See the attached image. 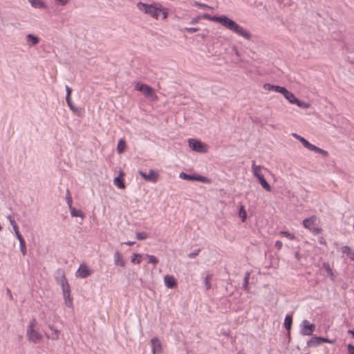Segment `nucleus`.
Wrapping results in <instances>:
<instances>
[{"instance_id":"obj_1","label":"nucleus","mask_w":354,"mask_h":354,"mask_svg":"<svg viewBox=\"0 0 354 354\" xmlns=\"http://www.w3.org/2000/svg\"><path fill=\"white\" fill-rule=\"evenodd\" d=\"M136 6L140 12L151 17L153 19H158L160 15H162V19H165L167 17L168 12L166 9L159 3H153L148 4L142 2H138Z\"/></svg>"},{"instance_id":"obj_2","label":"nucleus","mask_w":354,"mask_h":354,"mask_svg":"<svg viewBox=\"0 0 354 354\" xmlns=\"http://www.w3.org/2000/svg\"><path fill=\"white\" fill-rule=\"evenodd\" d=\"M218 23L246 39L251 38V35L249 31L225 15L218 16Z\"/></svg>"},{"instance_id":"obj_3","label":"nucleus","mask_w":354,"mask_h":354,"mask_svg":"<svg viewBox=\"0 0 354 354\" xmlns=\"http://www.w3.org/2000/svg\"><path fill=\"white\" fill-rule=\"evenodd\" d=\"M135 89L142 92L146 97L151 101H156L158 100V96L154 90L147 84L136 82L135 84Z\"/></svg>"},{"instance_id":"obj_4","label":"nucleus","mask_w":354,"mask_h":354,"mask_svg":"<svg viewBox=\"0 0 354 354\" xmlns=\"http://www.w3.org/2000/svg\"><path fill=\"white\" fill-rule=\"evenodd\" d=\"M292 136L294 138H295L296 139H297L298 140H299L302 143V145L306 148H307L308 150L315 151V152L320 153V154H322L324 156H328V152L326 151H325V150H324V149H322L321 148H319V147L312 145L311 143H310L307 140H306L302 136L297 134L296 133H292Z\"/></svg>"},{"instance_id":"obj_5","label":"nucleus","mask_w":354,"mask_h":354,"mask_svg":"<svg viewBox=\"0 0 354 354\" xmlns=\"http://www.w3.org/2000/svg\"><path fill=\"white\" fill-rule=\"evenodd\" d=\"M292 136L294 138H295L296 139H297L298 140H299L302 143V145L306 148H307L308 150L315 151V152L320 153V154H322L324 156H328V152L326 151H325V150H324V149H322L321 148H319V147L312 145L311 143H310L307 140H306L302 136L297 134L296 133H292Z\"/></svg>"},{"instance_id":"obj_6","label":"nucleus","mask_w":354,"mask_h":354,"mask_svg":"<svg viewBox=\"0 0 354 354\" xmlns=\"http://www.w3.org/2000/svg\"><path fill=\"white\" fill-rule=\"evenodd\" d=\"M292 136L294 138H295L296 139H297L298 140H299L302 143V145L306 148H307L308 150L315 151V152L320 153V154H322L324 156H328V152L326 151H325V150H324V149H322L321 148H319V147L312 145L311 143H310L307 140H306L302 136L297 134L296 133H292Z\"/></svg>"},{"instance_id":"obj_7","label":"nucleus","mask_w":354,"mask_h":354,"mask_svg":"<svg viewBox=\"0 0 354 354\" xmlns=\"http://www.w3.org/2000/svg\"><path fill=\"white\" fill-rule=\"evenodd\" d=\"M315 330V325L310 324L308 320L304 319L301 324L300 334L304 336H310L313 335Z\"/></svg>"},{"instance_id":"obj_8","label":"nucleus","mask_w":354,"mask_h":354,"mask_svg":"<svg viewBox=\"0 0 354 354\" xmlns=\"http://www.w3.org/2000/svg\"><path fill=\"white\" fill-rule=\"evenodd\" d=\"M189 147L195 151L200 153L207 152L206 145L196 139L188 140Z\"/></svg>"},{"instance_id":"obj_9","label":"nucleus","mask_w":354,"mask_h":354,"mask_svg":"<svg viewBox=\"0 0 354 354\" xmlns=\"http://www.w3.org/2000/svg\"><path fill=\"white\" fill-rule=\"evenodd\" d=\"M26 337L29 342L34 344H37L42 339L41 334L32 328H27Z\"/></svg>"},{"instance_id":"obj_10","label":"nucleus","mask_w":354,"mask_h":354,"mask_svg":"<svg viewBox=\"0 0 354 354\" xmlns=\"http://www.w3.org/2000/svg\"><path fill=\"white\" fill-rule=\"evenodd\" d=\"M93 271L88 268L86 263H82L77 270L75 275L77 277L84 279L91 275Z\"/></svg>"},{"instance_id":"obj_11","label":"nucleus","mask_w":354,"mask_h":354,"mask_svg":"<svg viewBox=\"0 0 354 354\" xmlns=\"http://www.w3.org/2000/svg\"><path fill=\"white\" fill-rule=\"evenodd\" d=\"M138 173L146 181L156 183L158 180V174L154 170H149V174H146L142 170H139Z\"/></svg>"},{"instance_id":"obj_12","label":"nucleus","mask_w":354,"mask_h":354,"mask_svg":"<svg viewBox=\"0 0 354 354\" xmlns=\"http://www.w3.org/2000/svg\"><path fill=\"white\" fill-rule=\"evenodd\" d=\"M151 351L153 354H160L162 352V344L158 337L151 339Z\"/></svg>"},{"instance_id":"obj_13","label":"nucleus","mask_w":354,"mask_h":354,"mask_svg":"<svg viewBox=\"0 0 354 354\" xmlns=\"http://www.w3.org/2000/svg\"><path fill=\"white\" fill-rule=\"evenodd\" d=\"M60 275L59 279H57L58 283L62 286V292L70 290L69 284L62 270L59 271Z\"/></svg>"},{"instance_id":"obj_14","label":"nucleus","mask_w":354,"mask_h":354,"mask_svg":"<svg viewBox=\"0 0 354 354\" xmlns=\"http://www.w3.org/2000/svg\"><path fill=\"white\" fill-rule=\"evenodd\" d=\"M48 328L50 330L51 333L46 334V336L48 339H50L52 340H58L59 339L60 332L58 329H57L53 325L49 324Z\"/></svg>"},{"instance_id":"obj_15","label":"nucleus","mask_w":354,"mask_h":354,"mask_svg":"<svg viewBox=\"0 0 354 354\" xmlns=\"http://www.w3.org/2000/svg\"><path fill=\"white\" fill-rule=\"evenodd\" d=\"M39 40L40 39L37 36L32 35V34H28L26 36V44L29 47L35 46L39 42Z\"/></svg>"},{"instance_id":"obj_16","label":"nucleus","mask_w":354,"mask_h":354,"mask_svg":"<svg viewBox=\"0 0 354 354\" xmlns=\"http://www.w3.org/2000/svg\"><path fill=\"white\" fill-rule=\"evenodd\" d=\"M284 91L282 92L281 94L284 96V97L290 103L292 104H295V103L297 102V98L295 97V95L288 91L286 88L283 90Z\"/></svg>"},{"instance_id":"obj_17","label":"nucleus","mask_w":354,"mask_h":354,"mask_svg":"<svg viewBox=\"0 0 354 354\" xmlns=\"http://www.w3.org/2000/svg\"><path fill=\"white\" fill-rule=\"evenodd\" d=\"M113 259L114 263L116 266H119L122 268L125 266V261L122 255L118 251L115 252L113 255Z\"/></svg>"},{"instance_id":"obj_18","label":"nucleus","mask_w":354,"mask_h":354,"mask_svg":"<svg viewBox=\"0 0 354 354\" xmlns=\"http://www.w3.org/2000/svg\"><path fill=\"white\" fill-rule=\"evenodd\" d=\"M63 297L66 306L70 308H73V298L71 297V290L63 292Z\"/></svg>"},{"instance_id":"obj_19","label":"nucleus","mask_w":354,"mask_h":354,"mask_svg":"<svg viewBox=\"0 0 354 354\" xmlns=\"http://www.w3.org/2000/svg\"><path fill=\"white\" fill-rule=\"evenodd\" d=\"M252 171L253 175L258 179H261L263 177L261 173V167L255 165V162L252 161Z\"/></svg>"},{"instance_id":"obj_20","label":"nucleus","mask_w":354,"mask_h":354,"mask_svg":"<svg viewBox=\"0 0 354 354\" xmlns=\"http://www.w3.org/2000/svg\"><path fill=\"white\" fill-rule=\"evenodd\" d=\"M164 282L167 288H173L176 286V281L171 275H166L164 277Z\"/></svg>"},{"instance_id":"obj_21","label":"nucleus","mask_w":354,"mask_h":354,"mask_svg":"<svg viewBox=\"0 0 354 354\" xmlns=\"http://www.w3.org/2000/svg\"><path fill=\"white\" fill-rule=\"evenodd\" d=\"M263 88L267 91H274L275 92L282 93L283 91H284L285 87L279 86H275L270 84H265L263 85Z\"/></svg>"},{"instance_id":"obj_22","label":"nucleus","mask_w":354,"mask_h":354,"mask_svg":"<svg viewBox=\"0 0 354 354\" xmlns=\"http://www.w3.org/2000/svg\"><path fill=\"white\" fill-rule=\"evenodd\" d=\"M341 250L349 259L354 261V251H353L350 247L347 245L343 246Z\"/></svg>"},{"instance_id":"obj_23","label":"nucleus","mask_w":354,"mask_h":354,"mask_svg":"<svg viewBox=\"0 0 354 354\" xmlns=\"http://www.w3.org/2000/svg\"><path fill=\"white\" fill-rule=\"evenodd\" d=\"M30 5L35 8H44L45 3L41 0H28Z\"/></svg>"},{"instance_id":"obj_24","label":"nucleus","mask_w":354,"mask_h":354,"mask_svg":"<svg viewBox=\"0 0 354 354\" xmlns=\"http://www.w3.org/2000/svg\"><path fill=\"white\" fill-rule=\"evenodd\" d=\"M320 344V337H313L307 342L308 347H314Z\"/></svg>"},{"instance_id":"obj_25","label":"nucleus","mask_w":354,"mask_h":354,"mask_svg":"<svg viewBox=\"0 0 354 354\" xmlns=\"http://www.w3.org/2000/svg\"><path fill=\"white\" fill-rule=\"evenodd\" d=\"M71 214L73 217H80L82 219L84 218V214L82 212L81 210L77 209L75 207H71L69 209Z\"/></svg>"},{"instance_id":"obj_26","label":"nucleus","mask_w":354,"mask_h":354,"mask_svg":"<svg viewBox=\"0 0 354 354\" xmlns=\"http://www.w3.org/2000/svg\"><path fill=\"white\" fill-rule=\"evenodd\" d=\"M292 323V318L291 315H287L284 319V326L288 330V332H290L291 326Z\"/></svg>"},{"instance_id":"obj_27","label":"nucleus","mask_w":354,"mask_h":354,"mask_svg":"<svg viewBox=\"0 0 354 354\" xmlns=\"http://www.w3.org/2000/svg\"><path fill=\"white\" fill-rule=\"evenodd\" d=\"M126 147L125 141L123 139H120L117 145V150L119 153L124 152Z\"/></svg>"},{"instance_id":"obj_28","label":"nucleus","mask_w":354,"mask_h":354,"mask_svg":"<svg viewBox=\"0 0 354 354\" xmlns=\"http://www.w3.org/2000/svg\"><path fill=\"white\" fill-rule=\"evenodd\" d=\"M315 218L312 217V218H306L303 221V225L304 226V227L307 228V229H310L312 225H313L314 223V221H315Z\"/></svg>"},{"instance_id":"obj_29","label":"nucleus","mask_w":354,"mask_h":354,"mask_svg":"<svg viewBox=\"0 0 354 354\" xmlns=\"http://www.w3.org/2000/svg\"><path fill=\"white\" fill-rule=\"evenodd\" d=\"M114 185L120 189H124L125 185L123 180L120 177H116L113 180Z\"/></svg>"},{"instance_id":"obj_30","label":"nucleus","mask_w":354,"mask_h":354,"mask_svg":"<svg viewBox=\"0 0 354 354\" xmlns=\"http://www.w3.org/2000/svg\"><path fill=\"white\" fill-rule=\"evenodd\" d=\"M322 268L326 270L327 274L330 277H332L333 279L334 278L335 276H334L332 268H330L328 263H324L322 265Z\"/></svg>"},{"instance_id":"obj_31","label":"nucleus","mask_w":354,"mask_h":354,"mask_svg":"<svg viewBox=\"0 0 354 354\" xmlns=\"http://www.w3.org/2000/svg\"><path fill=\"white\" fill-rule=\"evenodd\" d=\"M142 254H133L131 259V262L132 263L139 264L141 262V258Z\"/></svg>"},{"instance_id":"obj_32","label":"nucleus","mask_w":354,"mask_h":354,"mask_svg":"<svg viewBox=\"0 0 354 354\" xmlns=\"http://www.w3.org/2000/svg\"><path fill=\"white\" fill-rule=\"evenodd\" d=\"M212 278V274H207V276L204 279V283L205 286L206 290H209L212 287L210 280Z\"/></svg>"},{"instance_id":"obj_33","label":"nucleus","mask_w":354,"mask_h":354,"mask_svg":"<svg viewBox=\"0 0 354 354\" xmlns=\"http://www.w3.org/2000/svg\"><path fill=\"white\" fill-rule=\"evenodd\" d=\"M261 186L266 190V191H268L270 192L271 190V187L270 186V185L268 184V183L266 180V179L264 178V177H263L262 178L259 179V180Z\"/></svg>"},{"instance_id":"obj_34","label":"nucleus","mask_w":354,"mask_h":354,"mask_svg":"<svg viewBox=\"0 0 354 354\" xmlns=\"http://www.w3.org/2000/svg\"><path fill=\"white\" fill-rule=\"evenodd\" d=\"M179 177L181 179L186 180H194V175L187 174L184 172H181L179 175Z\"/></svg>"},{"instance_id":"obj_35","label":"nucleus","mask_w":354,"mask_h":354,"mask_svg":"<svg viewBox=\"0 0 354 354\" xmlns=\"http://www.w3.org/2000/svg\"><path fill=\"white\" fill-rule=\"evenodd\" d=\"M145 256L148 258V259H149L148 262L149 263H152L153 265H156L158 263V259L155 256H153V255H149V254H146Z\"/></svg>"},{"instance_id":"obj_36","label":"nucleus","mask_w":354,"mask_h":354,"mask_svg":"<svg viewBox=\"0 0 354 354\" xmlns=\"http://www.w3.org/2000/svg\"><path fill=\"white\" fill-rule=\"evenodd\" d=\"M299 107L302 109H308L310 107V104L304 101H300L297 99V102L295 103Z\"/></svg>"},{"instance_id":"obj_37","label":"nucleus","mask_w":354,"mask_h":354,"mask_svg":"<svg viewBox=\"0 0 354 354\" xmlns=\"http://www.w3.org/2000/svg\"><path fill=\"white\" fill-rule=\"evenodd\" d=\"M194 180H196V181L202 182V183H208L209 182V180L207 179V178L203 176H199V175H196V176L194 175Z\"/></svg>"},{"instance_id":"obj_38","label":"nucleus","mask_w":354,"mask_h":354,"mask_svg":"<svg viewBox=\"0 0 354 354\" xmlns=\"http://www.w3.org/2000/svg\"><path fill=\"white\" fill-rule=\"evenodd\" d=\"M66 203H67V205L68 206V208H71L73 207V205H72V203H73V201H72V197L71 196V193L68 190H67L66 192Z\"/></svg>"},{"instance_id":"obj_39","label":"nucleus","mask_w":354,"mask_h":354,"mask_svg":"<svg viewBox=\"0 0 354 354\" xmlns=\"http://www.w3.org/2000/svg\"><path fill=\"white\" fill-rule=\"evenodd\" d=\"M239 216L241 218L242 221L244 222L247 217V213H246V211L245 210L243 206H241V207H240Z\"/></svg>"},{"instance_id":"obj_40","label":"nucleus","mask_w":354,"mask_h":354,"mask_svg":"<svg viewBox=\"0 0 354 354\" xmlns=\"http://www.w3.org/2000/svg\"><path fill=\"white\" fill-rule=\"evenodd\" d=\"M202 17L203 19H207L209 21H216L218 22V16H210L208 14H204Z\"/></svg>"},{"instance_id":"obj_41","label":"nucleus","mask_w":354,"mask_h":354,"mask_svg":"<svg viewBox=\"0 0 354 354\" xmlns=\"http://www.w3.org/2000/svg\"><path fill=\"white\" fill-rule=\"evenodd\" d=\"M136 238L138 240H144V239H146L148 237V234L146 232H136Z\"/></svg>"},{"instance_id":"obj_42","label":"nucleus","mask_w":354,"mask_h":354,"mask_svg":"<svg viewBox=\"0 0 354 354\" xmlns=\"http://www.w3.org/2000/svg\"><path fill=\"white\" fill-rule=\"evenodd\" d=\"M280 234H281V235H283V236H286V237H287V238H288V239H290L291 240L295 239V235L289 233L287 231H281V232H280Z\"/></svg>"},{"instance_id":"obj_43","label":"nucleus","mask_w":354,"mask_h":354,"mask_svg":"<svg viewBox=\"0 0 354 354\" xmlns=\"http://www.w3.org/2000/svg\"><path fill=\"white\" fill-rule=\"evenodd\" d=\"M19 248L20 250L23 255L26 254V241L23 243H19Z\"/></svg>"},{"instance_id":"obj_44","label":"nucleus","mask_w":354,"mask_h":354,"mask_svg":"<svg viewBox=\"0 0 354 354\" xmlns=\"http://www.w3.org/2000/svg\"><path fill=\"white\" fill-rule=\"evenodd\" d=\"M194 5L195 6H197V7L201 8H211V9H212V7L207 6V4L201 3H199V2H197V1H194Z\"/></svg>"},{"instance_id":"obj_45","label":"nucleus","mask_w":354,"mask_h":354,"mask_svg":"<svg viewBox=\"0 0 354 354\" xmlns=\"http://www.w3.org/2000/svg\"><path fill=\"white\" fill-rule=\"evenodd\" d=\"M66 103L68 104V106H69V108L73 111H75V109L73 106V104L72 102V100L71 98L70 99H66Z\"/></svg>"},{"instance_id":"obj_46","label":"nucleus","mask_w":354,"mask_h":354,"mask_svg":"<svg viewBox=\"0 0 354 354\" xmlns=\"http://www.w3.org/2000/svg\"><path fill=\"white\" fill-rule=\"evenodd\" d=\"M322 343L333 344V343H334V340H331V339H327L325 337H320V344H322Z\"/></svg>"},{"instance_id":"obj_47","label":"nucleus","mask_w":354,"mask_h":354,"mask_svg":"<svg viewBox=\"0 0 354 354\" xmlns=\"http://www.w3.org/2000/svg\"><path fill=\"white\" fill-rule=\"evenodd\" d=\"M66 99H70L71 98V92H72V90L71 88L68 86H66Z\"/></svg>"},{"instance_id":"obj_48","label":"nucleus","mask_w":354,"mask_h":354,"mask_svg":"<svg viewBox=\"0 0 354 354\" xmlns=\"http://www.w3.org/2000/svg\"><path fill=\"white\" fill-rule=\"evenodd\" d=\"M199 252H200V250H197L193 252H191L188 254V257L190 258V259H193L194 257H196V256L198 255L199 254Z\"/></svg>"},{"instance_id":"obj_49","label":"nucleus","mask_w":354,"mask_h":354,"mask_svg":"<svg viewBox=\"0 0 354 354\" xmlns=\"http://www.w3.org/2000/svg\"><path fill=\"white\" fill-rule=\"evenodd\" d=\"M185 30L189 33H193L198 30V28H185Z\"/></svg>"},{"instance_id":"obj_50","label":"nucleus","mask_w":354,"mask_h":354,"mask_svg":"<svg viewBox=\"0 0 354 354\" xmlns=\"http://www.w3.org/2000/svg\"><path fill=\"white\" fill-rule=\"evenodd\" d=\"M348 354H354V346L352 344L348 345Z\"/></svg>"},{"instance_id":"obj_51","label":"nucleus","mask_w":354,"mask_h":354,"mask_svg":"<svg viewBox=\"0 0 354 354\" xmlns=\"http://www.w3.org/2000/svg\"><path fill=\"white\" fill-rule=\"evenodd\" d=\"M283 246V243L281 241H277L275 242V247L279 250L281 249Z\"/></svg>"},{"instance_id":"obj_52","label":"nucleus","mask_w":354,"mask_h":354,"mask_svg":"<svg viewBox=\"0 0 354 354\" xmlns=\"http://www.w3.org/2000/svg\"><path fill=\"white\" fill-rule=\"evenodd\" d=\"M59 5L65 6L67 4L70 0H55Z\"/></svg>"},{"instance_id":"obj_53","label":"nucleus","mask_w":354,"mask_h":354,"mask_svg":"<svg viewBox=\"0 0 354 354\" xmlns=\"http://www.w3.org/2000/svg\"><path fill=\"white\" fill-rule=\"evenodd\" d=\"M10 225H12L14 231L19 230L18 225L15 221H11Z\"/></svg>"},{"instance_id":"obj_54","label":"nucleus","mask_w":354,"mask_h":354,"mask_svg":"<svg viewBox=\"0 0 354 354\" xmlns=\"http://www.w3.org/2000/svg\"><path fill=\"white\" fill-rule=\"evenodd\" d=\"M35 320L33 319L32 321H31L29 324V325L28 326V328H32V329H35Z\"/></svg>"},{"instance_id":"obj_55","label":"nucleus","mask_w":354,"mask_h":354,"mask_svg":"<svg viewBox=\"0 0 354 354\" xmlns=\"http://www.w3.org/2000/svg\"><path fill=\"white\" fill-rule=\"evenodd\" d=\"M248 283H249V281L244 280V282H243V288L244 290H248Z\"/></svg>"},{"instance_id":"obj_56","label":"nucleus","mask_w":354,"mask_h":354,"mask_svg":"<svg viewBox=\"0 0 354 354\" xmlns=\"http://www.w3.org/2000/svg\"><path fill=\"white\" fill-rule=\"evenodd\" d=\"M16 237L19 240V243L25 242V240H24V239L23 238V236H21V234L19 235H18V236H16Z\"/></svg>"},{"instance_id":"obj_57","label":"nucleus","mask_w":354,"mask_h":354,"mask_svg":"<svg viewBox=\"0 0 354 354\" xmlns=\"http://www.w3.org/2000/svg\"><path fill=\"white\" fill-rule=\"evenodd\" d=\"M16 237L19 240V243L25 242V240H24V239L23 238V236H21V234L19 235H18V236H16Z\"/></svg>"},{"instance_id":"obj_58","label":"nucleus","mask_w":354,"mask_h":354,"mask_svg":"<svg viewBox=\"0 0 354 354\" xmlns=\"http://www.w3.org/2000/svg\"><path fill=\"white\" fill-rule=\"evenodd\" d=\"M6 218L9 221L10 223H11V221H15L14 218L11 215L7 216Z\"/></svg>"},{"instance_id":"obj_59","label":"nucleus","mask_w":354,"mask_h":354,"mask_svg":"<svg viewBox=\"0 0 354 354\" xmlns=\"http://www.w3.org/2000/svg\"><path fill=\"white\" fill-rule=\"evenodd\" d=\"M249 278H250V273H249V272H247V273L245 274V277H244V280L249 281Z\"/></svg>"},{"instance_id":"obj_60","label":"nucleus","mask_w":354,"mask_h":354,"mask_svg":"<svg viewBox=\"0 0 354 354\" xmlns=\"http://www.w3.org/2000/svg\"><path fill=\"white\" fill-rule=\"evenodd\" d=\"M124 243L126 245H133L135 243V242L134 241H127Z\"/></svg>"},{"instance_id":"obj_61","label":"nucleus","mask_w":354,"mask_h":354,"mask_svg":"<svg viewBox=\"0 0 354 354\" xmlns=\"http://www.w3.org/2000/svg\"><path fill=\"white\" fill-rule=\"evenodd\" d=\"M197 22H198V19H193L191 21V24H196Z\"/></svg>"},{"instance_id":"obj_62","label":"nucleus","mask_w":354,"mask_h":354,"mask_svg":"<svg viewBox=\"0 0 354 354\" xmlns=\"http://www.w3.org/2000/svg\"><path fill=\"white\" fill-rule=\"evenodd\" d=\"M14 232H15V236H18V235L20 234V232H19V230H15Z\"/></svg>"},{"instance_id":"obj_63","label":"nucleus","mask_w":354,"mask_h":354,"mask_svg":"<svg viewBox=\"0 0 354 354\" xmlns=\"http://www.w3.org/2000/svg\"><path fill=\"white\" fill-rule=\"evenodd\" d=\"M348 333H350V334H352V335H353V337H354V330H349L348 331Z\"/></svg>"},{"instance_id":"obj_64","label":"nucleus","mask_w":354,"mask_h":354,"mask_svg":"<svg viewBox=\"0 0 354 354\" xmlns=\"http://www.w3.org/2000/svg\"><path fill=\"white\" fill-rule=\"evenodd\" d=\"M234 50L235 51L236 55H239V52H238V50H237L236 48H235V47H234Z\"/></svg>"}]
</instances>
